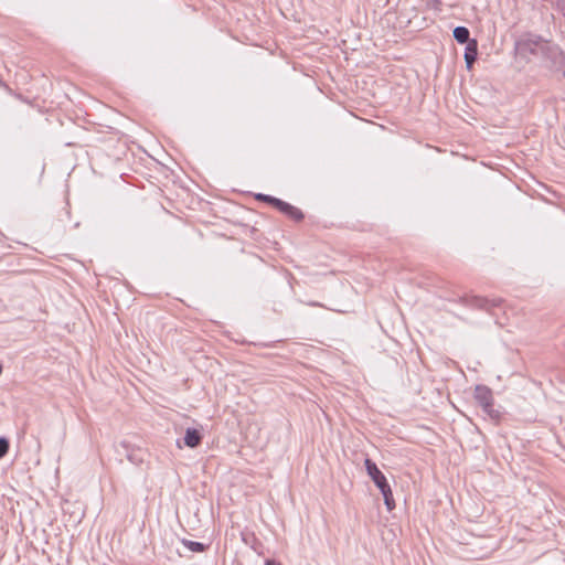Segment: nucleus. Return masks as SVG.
Masks as SVG:
<instances>
[{
    "mask_svg": "<svg viewBox=\"0 0 565 565\" xmlns=\"http://www.w3.org/2000/svg\"><path fill=\"white\" fill-rule=\"evenodd\" d=\"M547 42L548 41L543 39L541 35L527 32L515 40L514 50L516 54L525 58L530 55L541 56L547 45Z\"/></svg>",
    "mask_w": 565,
    "mask_h": 565,
    "instance_id": "obj_1",
    "label": "nucleus"
},
{
    "mask_svg": "<svg viewBox=\"0 0 565 565\" xmlns=\"http://www.w3.org/2000/svg\"><path fill=\"white\" fill-rule=\"evenodd\" d=\"M473 397L478 405L482 408L492 420L498 422L501 413L493 407L492 391L486 385H477L475 388Z\"/></svg>",
    "mask_w": 565,
    "mask_h": 565,
    "instance_id": "obj_2",
    "label": "nucleus"
},
{
    "mask_svg": "<svg viewBox=\"0 0 565 565\" xmlns=\"http://www.w3.org/2000/svg\"><path fill=\"white\" fill-rule=\"evenodd\" d=\"M255 199L260 202H265L277 209L282 214L287 215L291 220L296 222H300L303 220L305 215L298 207L268 194L258 193L255 195Z\"/></svg>",
    "mask_w": 565,
    "mask_h": 565,
    "instance_id": "obj_3",
    "label": "nucleus"
},
{
    "mask_svg": "<svg viewBox=\"0 0 565 565\" xmlns=\"http://www.w3.org/2000/svg\"><path fill=\"white\" fill-rule=\"evenodd\" d=\"M541 56L550 61L552 66L557 71H562L565 67L564 52L559 49V46L552 44L550 41L547 42V45L545 46Z\"/></svg>",
    "mask_w": 565,
    "mask_h": 565,
    "instance_id": "obj_4",
    "label": "nucleus"
},
{
    "mask_svg": "<svg viewBox=\"0 0 565 565\" xmlns=\"http://www.w3.org/2000/svg\"><path fill=\"white\" fill-rule=\"evenodd\" d=\"M364 466H365L369 477L372 479V481L375 483V486L379 489H381L382 487H384L385 484L388 483L386 477L379 469L376 463L374 461H372L370 458H366L364 460Z\"/></svg>",
    "mask_w": 565,
    "mask_h": 565,
    "instance_id": "obj_5",
    "label": "nucleus"
},
{
    "mask_svg": "<svg viewBox=\"0 0 565 565\" xmlns=\"http://www.w3.org/2000/svg\"><path fill=\"white\" fill-rule=\"evenodd\" d=\"M500 302L501 301L499 299L490 300V299L478 297V296H472L470 298L463 299V303L466 306L471 307V308H477V309H484V310H490L493 307H498L500 305Z\"/></svg>",
    "mask_w": 565,
    "mask_h": 565,
    "instance_id": "obj_6",
    "label": "nucleus"
},
{
    "mask_svg": "<svg viewBox=\"0 0 565 565\" xmlns=\"http://www.w3.org/2000/svg\"><path fill=\"white\" fill-rule=\"evenodd\" d=\"M478 56V43L477 40H471L465 50V62L467 68H471Z\"/></svg>",
    "mask_w": 565,
    "mask_h": 565,
    "instance_id": "obj_7",
    "label": "nucleus"
},
{
    "mask_svg": "<svg viewBox=\"0 0 565 565\" xmlns=\"http://www.w3.org/2000/svg\"><path fill=\"white\" fill-rule=\"evenodd\" d=\"M202 441L201 433L195 428H188L185 430L184 444L190 448L198 447Z\"/></svg>",
    "mask_w": 565,
    "mask_h": 565,
    "instance_id": "obj_8",
    "label": "nucleus"
},
{
    "mask_svg": "<svg viewBox=\"0 0 565 565\" xmlns=\"http://www.w3.org/2000/svg\"><path fill=\"white\" fill-rule=\"evenodd\" d=\"M379 490H380V492L382 493V495L384 498V504H385L386 509L388 511L394 510L396 504H395V500H394V497H393V492H392L391 486L387 483V484H385L384 487H382Z\"/></svg>",
    "mask_w": 565,
    "mask_h": 565,
    "instance_id": "obj_9",
    "label": "nucleus"
},
{
    "mask_svg": "<svg viewBox=\"0 0 565 565\" xmlns=\"http://www.w3.org/2000/svg\"><path fill=\"white\" fill-rule=\"evenodd\" d=\"M454 38L460 44H468L471 41L470 32L466 26H456L454 29Z\"/></svg>",
    "mask_w": 565,
    "mask_h": 565,
    "instance_id": "obj_10",
    "label": "nucleus"
},
{
    "mask_svg": "<svg viewBox=\"0 0 565 565\" xmlns=\"http://www.w3.org/2000/svg\"><path fill=\"white\" fill-rule=\"evenodd\" d=\"M181 543L191 552L194 553H202L207 548V545L201 543V542H194L191 540L182 539Z\"/></svg>",
    "mask_w": 565,
    "mask_h": 565,
    "instance_id": "obj_11",
    "label": "nucleus"
},
{
    "mask_svg": "<svg viewBox=\"0 0 565 565\" xmlns=\"http://www.w3.org/2000/svg\"><path fill=\"white\" fill-rule=\"evenodd\" d=\"M9 450V441L4 437H0V459L3 458Z\"/></svg>",
    "mask_w": 565,
    "mask_h": 565,
    "instance_id": "obj_12",
    "label": "nucleus"
},
{
    "mask_svg": "<svg viewBox=\"0 0 565 565\" xmlns=\"http://www.w3.org/2000/svg\"><path fill=\"white\" fill-rule=\"evenodd\" d=\"M428 7L433 8L436 11L441 10V0H428L427 1Z\"/></svg>",
    "mask_w": 565,
    "mask_h": 565,
    "instance_id": "obj_13",
    "label": "nucleus"
},
{
    "mask_svg": "<svg viewBox=\"0 0 565 565\" xmlns=\"http://www.w3.org/2000/svg\"><path fill=\"white\" fill-rule=\"evenodd\" d=\"M557 8L565 18V0H557Z\"/></svg>",
    "mask_w": 565,
    "mask_h": 565,
    "instance_id": "obj_14",
    "label": "nucleus"
},
{
    "mask_svg": "<svg viewBox=\"0 0 565 565\" xmlns=\"http://www.w3.org/2000/svg\"><path fill=\"white\" fill-rule=\"evenodd\" d=\"M307 305L310 306V307H323L322 303L317 302V301H310V302H307Z\"/></svg>",
    "mask_w": 565,
    "mask_h": 565,
    "instance_id": "obj_15",
    "label": "nucleus"
},
{
    "mask_svg": "<svg viewBox=\"0 0 565 565\" xmlns=\"http://www.w3.org/2000/svg\"><path fill=\"white\" fill-rule=\"evenodd\" d=\"M265 565H282V564H281V563H278V562H276V561H274V559H267V561H266V563H265Z\"/></svg>",
    "mask_w": 565,
    "mask_h": 565,
    "instance_id": "obj_16",
    "label": "nucleus"
}]
</instances>
